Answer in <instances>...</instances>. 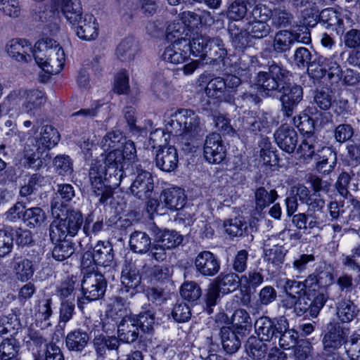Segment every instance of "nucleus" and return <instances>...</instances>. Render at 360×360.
<instances>
[{
    "instance_id": "nucleus-1",
    "label": "nucleus",
    "mask_w": 360,
    "mask_h": 360,
    "mask_svg": "<svg viewBox=\"0 0 360 360\" xmlns=\"http://www.w3.org/2000/svg\"><path fill=\"white\" fill-rule=\"evenodd\" d=\"M288 75L289 71L281 65L269 62L267 70L257 73L255 85L265 96L281 94V111L284 116L290 117L303 98V89L300 85L291 84Z\"/></svg>"
},
{
    "instance_id": "nucleus-2",
    "label": "nucleus",
    "mask_w": 360,
    "mask_h": 360,
    "mask_svg": "<svg viewBox=\"0 0 360 360\" xmlns=\"http://www.w3.org/2000/svg\"><path fill=\"white\" fill-rule=\"evenodd\" d=\"M165 129L178 137L184 150L191 152L206 129L200 117L193 110L181 108L170 115Z\"/></svg>"
},
{
    "instance_id": "nucleus-3",
    "label": "nucleus",
    "mask_w": 360,
    "mask_h": 360,
    "mask_svg": "<svg viewBox=\"0 0 360 360\" xmlns=\"http://www.w3.org/2000/svg\"><path fill=\"white\" fill-rule=\"evenodd\" d=\"M53 11L61 12L72 25H77L76 34L83 40L95 39L98 34V25L91 14L82 16V8L72 0H53L51 5Z\"/></svg>"
},
{
    "instance_id": "nucleus-4",
    "label": "nucleus",
    "mask_w": 360,
    "mask_h": 360,
    "mask_svg": "<svg viewBox=\"0 0 360 360\" xmlns=\"http://www.w3.org/2000/svg\"><path fill=\"white\" fill-rule=\"evenodd\" d=\"M55 219L49 226V237L52 242L60 240L68 236H75L83 224L82 214L79 211L66 209L63 202L54 198L51 202Z\"/></svg>"
},
{
    "instance_id": "nucleus-5",
    "label": "nucleus",
    "mask_w": 360,
    "mask_h": 360,
    "mask_svg": "<svg viewBox=\"0 0 360 360\" xmlns=\"http://www.w3.org/2000/svg\"><path fill=\"white\" fill-rule=\"evenodd\" d=\"M33 57L37 65L46 73H59L65 63V53L60 44L52 39L38 41L33 49Z\"/></svg>"
},
{
    "instance_id": "nucleus-6",
    "label": "nucleus",
    "mask_w": 360,
    "mask_h": 360,
    "mask_svg": "<svg viewBox=\"0 0 360 360\" xmlns=\"http://www.w3.org/2000/svg\"><path fill=\"white\" fill-rule=\"evenodd\" d=\"M349 328L338 321H330L323 331V353L326 357L335 354L336 351L345 345Z\"/></svg>"
},
{
    "instance_id": "nucleus-7",
    "label": "nucleus",
    "mask_w": 360,
    "mask_h": 360,
    "mask_svg": "<svg viewBox=\"0 0 360 360\" xmlns=\"http://www.w3.org/2000/svg\"><path fill=\"white\" fill-rule=\"evenodd\" d=\"M107 281L104 276L98 271L84 274L81 282L82 297L77 298L78 307H82L84 300L89 302L102 298L106 290Z\"/></svg>"
},
{
    "instance_id": "nucleus-8",
    "label": "nucleus",
    "mask_w": 360,
    "mask_h": 360,
    "mask_svg": "<svg viewBox=\"0 0 360 360\" xmlns=\"http://www.w3.org/2000/svg\"><path fill=\"white\" fill-rule=\"evenodd\" d=\"M120 158H122L119 153H108L105 156V187L111 191L117 188L122 181L124 182L128 176L132 174V169L127 167L124 170V165L121 163Z\"/></svg>"
},
{
    "instance_id": "nucleus-9",
    "label": "nucleus",
    "mask_w": 360,
    "mask_h": 360,
    "mask_svg": "<svg viewBox=\"0 0 360 360\" xmlns=\"http://www.w3.org/2000/svg\"><path fill=\"white\" fill-rule=\"evenodd\" d=\"M300 148L307 157L314 159L316 167L321 173L330 172L336 165V153L329 147L315 150V146L304 141Z\"/></svg>"
},
{
    "instance_id": "nucleus-10",
    "label": "nucleus",
    "mask_w": 360,
    "mask_h": 360,
    "mask_svg": "<svg viewBox=\"0 0 360 360\" xmlns=\"http://www.w3.org/2000/svg\"><path fill=\"white\" fill-rule=\"evenodd\" d=\"M287 319L284 316L271 319L263 316L255 323V330L257 338L265 342L276 341L282 330H285Z\"/></svg>"
},
{
    "instance_id": "nucleus-11",
    "label": "nucleus",
    "mask_w": 360,
    "mask_h": 360,
    "mask_svg": "<svg viewBox=\"0 0 360 360\" xmlns=\"http://www.w3.org/2000/svg\"><path fill=\"white\" fill-rule=\"evenodd\" d=\"M92 262L103 267H111L115 265L113 248L109 242L98 241L94 247L92 252H84L82 259V267H89Z\"/></svg>"
},
{
    "instance_id": "nucleus-12",
    "label": "nucleus",
    "mask_w": 360,
    "mask_h": 360,
    "mask_svg": "<svg viewBox=\"0 0 360 360\" xmlns=\"http://www.w3.org/2000/svg\"><path fill=\"white\" fill-rule=\"evenodd\" d=\"M130 193L136 198L145 200L150 198L153 193L154 182L152 174L146 170L136 168V172H133Z\"/></svg>"
},
{
    "instance_id": "nucleus-13",
    "label": "nucleus",
    "mask_w": 360,
    "mask_h": 360,
    "mask_svg": "<svg viewBox=\"0 0 360 360\" xmlns=\"http://www.w3.org/2000/svg\"><path fill=\"white\" fill-rule=\"evenodd\" d=\"M203 152L205 158L210 163L219 164L224 160L226 148L219 134L212 133L207 136Z\"/></svg>"
},
{
    "instance_id": "nucleus-14",
    "label": "nucleus",
    "mask_w": 360,
    "mask_h": 360,
    "mask_svg": "<svg viewBox=\"0 0 360 360\" xmlns=\"http://www.w3.org/2000/svg\"><path fill=\"white\" fill-rule=\"evenodd\" d=\"M328 299V295L321 292L314 300H311L307 294L298 296L296 302L295 312L297 316H302L309 312L312 317H316Z\"/></svg>"
},
{
    "instance_id": "nucleus-15",
    "label": "nucleus",
    "mask_w": 360,
    "mask_h": 360,
    "mask_svg": "<svg viewBox=\"0 0 360 360\" xmlns=\"http://www.w3.org/2000/svg\"><path fill=\"white\" fill-rule=\"evenodd\" d=\"M89 175L94 192L96 196L100 197L99 202L105 203L112 195V191L105 187V167L102 165L92 166Z\"/></svg>"
},
{
    "instance_id": "nucleus-16",
    "label": "nucleus",
    "mask_w": 360,
    "mask_h": 360,
    "mask_svg": "<svg viewBox=\"0 0 360 360\" xmlns=\"http://www.w3.org/2000/svg\"><path fill=\"white\" fill-rule=\"evenodd\" d=\"M194 264L196 271L204 276H214L220 270V263L217 256L208 250L198 253Z\"/></svg>"
},
{
    "instance_id": "nucleus-17",
    "label": "nucleus",
    "mask_w": 360,
    "mask_h": 360,
    "mask_svg": "<svg viewBox=\"0 0 360 360\" xmlns=\"http://www.w3.org/2000/svg\"><path fill=\"white\" fill-rule=\"evenodd\" d=\"M189 51L190 47L188 40H175L165 48L162 58L168 63L173 64L181 63L188 58Z\"/></svg>"
},
{
    "instance_id": "nucleus-18",
    "label": "nucleus",
    "mask_w": 360,
    "mask_h": 360,
    "mask_svg": "<svg viewBox=\"0 0 360 360\" xmlns=\"http://www.w3.org/2000/svg\"><path fill=\"white\" fill-rule=\"evenodd\" d=\"M34 139H29L28 143L25 148V167L39 169L46 165L48 153L44 150L40 148L39 145H34Z\"/></svg>"
},
{
    "instance_id": "nucleus-19",
    "label": "nucleus",
    "mask_w": 360,
    "mask_h": 360,
    "mask_svg": "<svg viewBox=\"0 0 360 360\" xmlns=\"http://www.w3.org/2000/svg\"><path fill=\"white\" fill-rule=\"evenodd\" d=\"M274 138L278 146L284 151L292 153L298 143L297 131L292 127L281 125L275 132Z\"/></svg>"
},
{
    "instance_id": "nucleus-20",
    "label": "nucleus",
    "mask_w": 360,
    "mask_h": 360,
    "mask_svg": "<svg viewBox=\"0 0 360 360\" xmlns=\"http://www.w3.org/2000/svg\"><path fill=\"white\" fill-rule=\"evenodd\" d=\"M179 162L176 149L174 146L159 148L155 155L156 166L167 172L174 171Z\"/></svg>"
},
{
    "instance_id": "nucleus-21",
    "label": "nucleus",
    "mask_w": 360,
    "mask_h": 360,
    "mask_svg": "<svg viewBox=\"0 0 360 360\" xmlns=\"http://www.w3.org/2000/svg\"><path fill=\"white\" fill-rule=\"evenodd\" d=\"M219 335L223 349L227 354H234L241 345V340L245 334L233 330L230 327L224 326L220 329Z\"/></svg>"
},
{
    "instance_id": "nucleus-22",
    "label": "nucleus",
    "mask_w": 360,
    "mask_h": 360,
    "mask_svg": "<svg viewBox=\"0 0 360 360\" xmlns=\"http://www.w3.org/2000/svg\"><path fill=\"white\" fill-rule=\"evenodd\" d=\"M278 198L277 191L271 188L270 184L257 187L254 193L255 207L257 212H262L273 204Z\"/></svg>"
},
{
    "instance_id": "nucleus-23",
    "label": "nucleus",
    "mask_w": 360,
    "mask_h": 360,
    "mask_svg": "<svg viewBox=\"0 0 360 360\" xmlns=\"http://www.w3.org/2000/svg\"><path fill=\"white\" fill-rule=\"evenodd\" d=\"M117 334L120 341L126 343L135 342L139 335V328L134 317L124 316L117 326Z\"/></svg>"
},
{
    "instance_id": "nucleus-24",
    "label": "nucleus",
    "mask_w": 360,
    "mask_h": 360,
    "mask_svg": "<svg viewBox=\"0 0 360 360\" xmlns=\"http://www.w3.org/2000/svg\"><path fill=\"white\" fill-rule=\"evenodd\" d=\"M336 315L342 323H349L358 315L357 306L350 298L340 295L335 301Z\"/></svg>"
},
{
    "instance_id": "nucleus-25",
    "label": "nucleus",
    "mask_w": 360,
    "mask_h": 360,
    "mask_svg": "<svg viewBox=\"0 0 360 360\" xmlns=\"http://www.w3.org/2000/svg\"><path fill=\"white\" fill-rule=\"evenodd\" d=\"M7 53L18 61L28 62L33 56L31 44L25 39H12L7 45Z\"/></svg>"
},
{
    "instance_id": "nucleus-26",
    "label": "nucleus",
    "mask_w": 360,
    "mask_h": 360,
    "mask_svg": "<svg viewBox=\"0 0 360 360\" xmlns=\"http://www.w3.org/2000/svg\"><path fill=\"white\" fill-rule=\"evenodd\" d=\"M89 340L88 330L79 328L68 333L65 344L70 351L82 352L88 345Z\"/></svg>"
},
{
    "instance_id": "nucleus-27",
    "label": "nucleus",
    "mask_w": 360,
    "mask_h": 360,
    "mask_svg": "<svg viewBox=\"0 0 360 360\" xmlns=\"http://www.w3.org/2000/svg\"><path fill=\"white\" fill-rule=\"evenodd\" d=\"M141 276L139 271L132 266H126L122 271L121 281L124 287L122 293L129 292L130 296L136 294V288L141 283Z\"/></svg>"
},
{
    "instance_id": "nucleus-28",
    "label": "nucleus",
    "mask_w": 360,
    "mask_h": 360,
    "mask_svg": "<svg viewBox=\"0 0 360 360\" xmlns=\"http://www.w3.org/2000/svg\"><path fill=\"white\" fill-rule=\"evenodd\" d=\"M151 240V238L146 232L134 231L129 236L130 250L137 254H146L150 250Z\"/></svg>"
},
{
    "instance_id": "nucleus-29",
    "label": "nucleus",
    "mask_w": 360,
    "mask_h": 360,
    "mask_svg": "<svg viewBox=\"0 0 360 360\" xmlns=\"http://www.w3.org/2000/svg\"><path fill=\"white\" fill-rule=\"evenodd\" d=\"M319 22L326 25V28L336 30L338 34L342 33L345 30L343 20L340 14L333 8H324L319 15Z\"/></svg>"
},
{
    "instance_id": "nucleus-30",
    "label": "nucleus",
    "mask_w": 360,
    "mask_h": 360,
    "mask_svg": "<svg viewBox=\"0 0 360 360\" xmlns=\"http://www.w3.org/2000/svg\"><path fill=\"white\" fill-rule=\"evenodd\" d=\"M331 104L332 97L328 89H321L315 91L313 102L305 109V112L311 115H316L319 114L317 108L321 110H327L330 108Z\"/></svg>"
},
{
    "instance_id": "nucleus-31",
    "label": "nucleus",
    "mask_w": 360,
    "mask_h": 360,
    "mask_svg": "<svg viewBox=\"0 0 360 360\" xmlns=\"http://www.w3.org/2000/svg\"><path fill=\"white\" fill-rule=\"evenodd\" d=\"M206 52L202 60L205 64H215L223 60L227 54L222 40L218 37L212 38Z\"/></svg>"
},
{
    "instance_id": "nucleus-32",
    "label": "nucleus",
    "mask_w": 360,
    "mask_h": 360,
    "mask_svg": "<svg viewBox=\"0 0 360 360\" xmlns=\"http://www.w3.org/2000/svg\"><path fill=\"white\" fill-rule=\"evenodd\" d=\"M345 207L347 209L352 207L354 211L355 210L360 215V201L355 199H349L343 201L342 205H340L337 201H332L328 205V210L332 221L343 218V216L348 212ZM351 212H353V210Z\"/></svg>"
},
{
    "instance_id": "nucleus-33",
    "label": "nucleus",
    "mask_w": 360,
    "mask_h": 360,
    "mask_svg": "<svg viewBox=\"0 0 360 360\" xmlns=\"http://www.w3.org/2000/svg\"><path fill=\"white\" fill-rule=\"evenodd\" d=\"M11 266L18 279L21 281H28L34 272L32 262L22 257H14Z\"/></svg>"
},
{
    "instance_id": "nucleus-34",
    "label": "nucleus",
    "mask_w": 360,
    "mask_h": 360,
    "mask_svg": "<svg viewBox=\"0 0 360 360\" xmlns=\"http://www.w3.org/2000/svg\"><path fill=\"white\" fill-rule=\"evenodd\" d=\"M139 51V43L132 37L123 39L117 46L116 53L117 57L123 61L132 60Z\"/></svg>"
},
{
    "instance_id": "nucleus-35",
    "label": "nucleus",
    "mask_w": 360,
    "mask_h": 360,
    "mask_svg": "<svg viewBox=\"0 0 360 360\" xmlns=\"http://www.w3.org/2000/svg\"><path fill=\"white\" fill-rule=\"evenodd\" d=\"M162 195L165 205L171 210H180L185 205L186 195L184 191L179 188H172L166 190Z\"/></svg>"
},
{
    "instance_id": "nucleus-36",
    "label": "nucleus",
    "mask_w": 360,
    "mask_h": 360,
    "mask_svg": "<svg viewBox=\"0 0 360 360\" xmlns=\"http://www.w3.org/2000/svg\"><path fill=\"white\" fill-rule=\"evenodd\" d=\"M34 145H39L41 149L46 151L56 146L60 140V135L56 129L51 125L44 127L43 131L40 134V138L33 139Z\"/></svg>"
},
{
    "instance_id": "nucleus-37",
    "label": "nucleus",
    "mask_w": 360,
    "mask_h": 360,
    "mask_svg": "<svg viewBox=\"0 0 360 360\" xmlns=\"http://www.w3.org/2000/svg\"><path fill=\"white\" fill-rule=\"evenodd\" d=\"M20 348V342L11 335L4 338L0 343V359L18 360Z\"/></svg>"
},
{
    "instance_id": "nucleus-38",
    "label": "nucleus",
    "mask_w": 360,
    "mask_h": 360,
    "mask_svg": "<svg viewBox=\"0 0 360 360\" xmlns=\"http://www.w3.org/2000/svg\"><path fill=\"white\" fill-rule=\"evenodd\" d=\"M241 278L235 273L221 274L214 281V284L223 293H228L236 290L241 281Z\"/></svg>"
},
{
    "instance_id": "nucleus-39",
    "label": "nucleus",
    "mask_w": 360,
    "mask_h": 360,
    "mask_svg": "<svg viewBox=\"0 0 360 360\" xmlns=\"http://www.w3.org/2000/svg\"><path fill=\"white\" fill-rule=\"evenodd\" d=\"M292 30H282L278 31L274 36L273 47L277 53H284L289 51L295 43Z\"/></svg>"
},
{
    "instance_id": "nucleus-40",
    "label": "nucleus",
    "mask_w": 360,
    "mask_h": 360,
    "mask_svg": "<svg viewBox=\"0 0 360 360\" xmlns=\"http://www.w3.org/2000/svg\"><path fill=\"white\" fill-rule=\"evenodd\" d=\"M46 219L44 211L38 207L25 210L22 215L24 224L30 229L39 227Z\"/></svg>"
},
{
    "instance_id": "nucleus-41",
    "label": "nucleus",
    "mask_w": 360,
    "mask_h": 360,
    "mask_svg": "<svg viewBox=\"0 0 360 360\" xmlns=\"http://www.w3.org/2000/svg\"><path fill=\"white\" fill-rule=\"evenodd\" d=\"M25 101L22 103V112L30 113L32 110L39 109L45 103L46 98L44 94L37 89L27 90Z\"/></svg>"
},
{
    "instance_id": "nucleus-42",
    "label": "nucleus",
    "mask_w": 360,
    "mask_h": 360,
    "mask_svg": "<svg viewBox=\"0 0 360 360\" xmlns=\"http://www.w3.org/2000/svg\"><path fill=\"white\" fill-rule=\"evenodd\" d=\"M52 243H56L52 250V256L57 261L65 260L72 255L75 251V243L66 239V238Z\"/></svg>"
},
{
    "instance_id": "nucleus-43",
    "label": "nucleus",
    "mask_w": 360,
    "mask_h": 360,
    "mask_svg": "<svg viewBox=\"0 0 360 360\" xmlns=\"http://www.w3.org/2000/svg\"><path fill=\"white\" fill-rule=\"evenodd\" d=\"M260 338L252 335L245 343V350L250 357L255 359L263 358L267 351V345Z\"/></svg>"
},
{
    "instance_id": "nucleus-44",
    "label": "nucleus",
    "mask_w": 360,
    "mask_h": 360,
    "mask_svg": "<svg viewBox=\"0 0 360 360\" xmlns=\"http://www.w3.org/2000/svg\"><path fill=\"white\" fill-rule=\"evenodd\" d=\"M212 39V38L206 35H194L192 40L188 41L190 53H191L194 56H199L200 58V59L202 60Z\"/></svg>"
},
{
    "instance_id": "nucleus-45",
    "label": "nucleus",
    "mask_w": 360,
    "mask_h": 360,
    "mask_svg": "<svg viewBox=\"0 0 360 360\" xmlns=\"http://www.w3.org/2000/svg\"><path fill=\"white\" fill-rule=\"evenodd\" d=\"M294 20L293 15L285 9L274 8L271 13V26L276 29L288 27Z\"/></svg>"
},
{
    "instance_id": "nucleus-46",
    "label": "nucleus",
    "mask_w": 360,
    "mask_h": 360,
    "mask_svg": "<svg viewBox=\"0 0 360 360\" xmlns=\"http://www.w3.org/2000/svg\"><path fill=\"white\" fill-rule=\"evenodd\" d=\"M231 323L237 331L245 334L252 326V319L248 312L243 309H236L232 316Z\"/></svg>"
},
{
    "instance_id": "nucleus-47",
    "label": "nucleus",
    "mask_w": 360,
    "mask_h": 360,
    "mask_svg": "<svg viewBox=\"0 0 360 360\" xmlns=\"http://www.w3.org/2000/svg\"><path fill=\"white\" fill-rule=\"evenodd\" d=\"M183 238L175 231L164 230L160 231L156 234V243H160L161 245L165 246L171 250L181 243Z\"/></svg>"
},
{
    "instance_id": "nucleus-48",
    "label": "nucleus",
    "mask_w": 360,
    "mask_h": 360,
    "mask_svg": "<svg viewBox=\"0 0 360 360\" xmlns=\"http://www.w3.org/2000/svg\"><path fill=\"white\" fill-rule=\"evenodd\" d=\"M205 92L210 97L225 99L227 95L226 82L223 77H217L212 79L207 84Z\"/></svg>"
},
{
    "instance_id": "nucleus-49",
    "label": "nucleus",
    "mask_w": 360,
    "mask_h": 360,
    "mask_svg": "<svg viewBox=\"0 0 360 360\" xmlns=\"http://www.w3.org/2000/svg\"><path fill=\"white\" fill-rule=\"evenodd\" d=\"M246 30L252 38L260 39L267 37L270 34L271 28L266 22L250 20Z\"/></svg>"
},
{
    "instance_id": "nucleus-50",
    "label": "nucleus",
    "mask_w": 360,
    "mask_h": 360,
    "mask_svg": "<svg viewBox=\"0 0 360 360\" xmlns=\"http://www.w3.org/2000/svg\"><path fill=\"white\" fill-rule=\"evenodd\" d=\"M188 31L182 22H173L167 27L166 37L167 40H174V41L175 40H188L186 37L188 34Z\"/></svg>"
},
{
    "instance_id": "nucleus-51",
    "label": "nucleus",
    "mask_w": 360,
    "mask_h": 360,
    "mask_svg": "<svg viewBox=\"0 0 360 360\" xmlns=\"http://www.w3.org/2000/svg\"><path fill=\"white\" fill-rule=\"evenodd\" d=\"M204 15L193 12V11H184L181 13V22L186 27H195L200 25L203 19V17H207L208 19L205 18V21L206 23L211 24L213 22V19L211 18L209 12H204Z\"/></svg>"
},
{
    "instance_id": "nucleus-52",
    "label": "nucleus",
    "mask_w": 360,
    "mask_h": 360,
    "mask_svg": "<svg viewBox=\"0 0 360 360\" xmlns=\"http://www.w3.org/2000/svg\"><path fill=\"white\" fill-rule=\"evenodd\" d=\"M226 232L233 237L242 236L248 231V226L246 222L239 218L226 220L224 222Z\"/></svg>"
},
{
    "instance_id": "nucleus-53",
    "label": "nucleus",
    "mask_w": 360,
    "mask_h": 360,
    "mask_svg": "<svg viewBox=\"0 0 360 360\" xmlns=\"http://www.w3.org/2000/svg\"><path fill=\"white\" fill-rule=\"evenodd\" d=\"M121 146L122 147V150L119 148H115L108 153H119L122 158H120V162L124 165L127 162L134 161L136 159V149L134 143L129 140L124 143L123 142V144Z\"/></svg>"
},
{
    "instance_id": "nucleus-54",
    "label": "nucleus",
    "mask_w": 360,
    "mask_h": 360,
    "mask_svg": "<svg viewBox=\"0 0 360 360\" xmlns=\"http://www.w3.org/2000/svg\"><path fill=\"white\" fill-rule=\"evenodd\" d=\"M134 317L136 320V324L143 332L150 333L153 330L155 323V314L150 309L141 311Z\"/></svg>"
},
{
    "instance_id": "nucleus-55",
    "label": "nucleus",
    "mask_w": 360,
    "mask_h": 360,
    "mask_svg": "<svg viewBox=\"0 0 360 360\" xmlns=\"http://www.w3.org/2000/svg\"><path fill=\"white\" fill-rule=\"evenodd\" d=\"M27 95V90L20 89L12 91L6 98V102L9 106L12 107V109L9 110H15V112L18 115L20 112H22V103L25 101Z\"/></svg>"
},
{
    "instance_id": "nucleus-56",
    "label": "nucleus",
    "mask_w": 360,
    "mask_h": 360,
    "mask_svg": "<svg viewBox=\"0 0 360 360\" xmlns=\"http://www.w3.org/2000/svg\"><path fill=\"white\" fill-rule=\"evenodd\" d=\"M345 349L350 360H360V334L354 333L347 337Z\"/></svg>"
},
{
    "instance_id": "nucleus-57",
    "label": "nucleus",
    "mask_w": 360,
    "mask_h": 360,
    "mask_svg": "<svg viewBox=\"0 0 360 360\" xmlns=\"http://www.w3.org/2000/svg\"><path fill=\"white\" fill-rule=\"evenodd\" d=\"M247 0H235L229 6L227 16L233 20H242L247 14Z\"/></svg>"
},
{
    "instance_id": "nucleus-58",
    "label": "nucleus",
    "mask_w": 360,
    "mask_h": 360,
    "mask_svg": "<svg viewBox=\"0 0 360 360\" xmlns=\"http://www.w3.org/2000/svg\"><path fill=\"white\" fill-rule=\"evenodd\" d=\"M125 141L122 133L119 130L108 132L101 141V146L104 150H108L111 148H119L120 145L123 144Z\"/></svg>"
},
{
    "instance_id": "nucleus-59",
    "label": "nucleus",
    "mask_w": 360,
    "mask_h": 360,
    "mask_svg": "<svg viewBox=\"0 0 360 360\" xmlns=\"http://www.w3.org/2000/svg\"><path fill=\"white\" fill-rule=\"evenodd\" d=\"M354 175L353 172H352V174L346 172H342L340 174L335 183V188L342 196L347 197L350 188L353 191L356 189V185L355 184L352 185L350 184Z\"/></svg>"
},
{
    "instance_id": "nucleus-60",
    "label": "nucleus",
    "mask_w": 360,
    "mask_h": 360,
    "mask_svg": "<svg viewBox=\"0 0 360 360\" xmlns=\"http://www.w3.org/2000/svg\"><path fill=\"white\" fill-rule=\"evenodd\" d=\"M181 297L188 301L194 302L201 295V289L194 281L185 282L181 287Z\"/></svg>"
},
{
    "instance_id": "nucleus-61",
    "label": "nucleus",
    "mask_w": 360,
    "mask_h": 360,
    "mask_svg": "<svg viewBox=\"0 0 360 360\" xmlns=\"http://www.w3.org/2000/svg\"><path fill=\"white\" fill-rule=\"evenodd\" d=\"M279 345L285 349H289L294 347L297 344V333L289 329L288 321H287V326L285 330H282L278 338Z\"/></svg>"
},
{
    "instance_id": "nucleus-62",
    "label": "nucleus",
    "mask_w": 360,
    "mask_h": 360,
    "mask_svg": "<svg viewBox=\"0 0 360 360\" xmlns=\"http://www.w3.org/2000/svg\"><path fill=\"white\" fill-rule=\"evenodd\" d=\"M220 290L214 283L210 284L206 290L203 300L205 304V310L210 314L213 312L212 307L217 305L220 298Z\"/></svg>"
},
{
    "instance_id": "nucleus-63",
    "label": "nucleus",
    "mask_w": 360,
    "mask_h": 360,
    "mask_svg": "<svg viewBox=\"0 0 360 360\" xmlns=\"http://www.w3.org/2000/svg\"><path fill=\"white\" fill-rule=\"evenodd\" d=\"M326 58L320 57L311 62L307 66L309 75L316 79L323 78L326 75Z\"/></svg>"
},
{
    "instance_id": "nucleus-64",
    "label": "nucleus",
    "mask_w": 360,
    "mask_h": 360,
    "mask_svg": "<svg viewBox=\"0 0 360 360\" xmlns=\"http://www.w3.org/2000/svg\"><path fill=\"white\" fill-rule=\"evenodd\" d=\"M310 116L312 115L305 112L303 115L293 118L294 124L304 134H311L314 129V122Z\"/></svg>"
}]
</instances>
